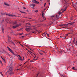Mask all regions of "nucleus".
I'll use <instances>...</instances> for the list:
<instances>
[{
  "instance_id": "obj_1",
  "label": "nucleus",
  "mask_w": 77,
  "mask_h": 77,
  "mask_svg": "<svg viewBox=\"0 0 77 77\" xmlns=\"http://www.w3.org/2000/svg\"><path fill=\"white\" fill-rule=\"evenodd\" d=\"M64 5L63 6V7H64L65 8V9H63V12H64V11H65L66 10V9H67V6H68L67 5H68V4L67 3H66V1L65 0H64Z\"/></svg>"
},
{
  "instance_id": "obj_2",
  "label": "nucleus",
  "mask_w": 77,
  "mask_h": 77,
  "mask_svg": "<svg viewBox=\"0 0 77 77\" xmlns=\"http://www.w3.org/2000/svg\"><path fill=\"white\" fill-rule=\"evenodd\" d=\"M75 23V22H72L71 23H69L68 24H63V25H61V26H68V25H72V24H74Z\"/></svg>"
},
{
  "instance_id": "obj_3",
  "label": "nucleus",
  "mask_w": 77,
  "mask_h": 77,
  "mask_svg": "<svg viewBox=\"0 0 77 77\" xmlns=\"http://www.w3.org/2000/svg\"><path fill=\"white\" fill-rule=\"evenodd\" d=\"M7 48H8V50H9V51H10V52H11L12 53V54H13L14 55V56H15V53H14V51H12V50L11 48H9V47H7Z\"/></svg>"
},
{
  "instance_id": "obj_4",
  "label": "nucleus",
  "mask_w": 77,
  "mask_h": 77,
  "mask_svg": "<svg viewBox=\"0 0 77 77\" xmlns=\"http://www.w3.org/2000/svg\"><path fill=\"white\" fill-rule=\"evenodd\" d=\"M57 14L56 16L54 15V16H52V18L53 20H56V19H55V17L56 18H57Z\"/></svg>"
},
{
  "instance_id": "obj_5",
  "label": "nucleus",
  "mask_w": 77,
  "mask_h": 77,
  "mask_svg": "<svg viewBox=\"0 0 77 77\" xmlns=\"http://www.w3.org/2000/svg\"><path fill=\"white\" fill-rule=\"evenodd\" d=\"M6 15H8V16H9L10 17H17V16L16 15H12V14H5Z\"/></svg>"
},
{
  "instance_id": "obj_6",
  "label": "nucleus",
  "mask_w": 77,
  "mask_h": 77,
  "mask_svg": "<svg viewBox=\"0 0 77 77\" xmlns=\"http://www.w3.org/2000/svg\"><path fill=\"white\" fill-rule=\"evenodd\" d=\"M7 72L8 74H10V75H11L12 74H13V71L12 70H9V71H8Z\"/></svg>"
},
{
  "instance_id": "obj_7",
  "label": "nucleus",
  "mask_w": 77,
  "mask_h": 77,
  "mask_svg": "<svg viewBox=\"0 0 77 77\" xmlns=\"http://www.w3.org/2000/svg\"><path fill=\"white\" fill-rule=\"evenodd\" d=\"M31 29L30 28H27L26 29V31H27V32H29L30 30H31Z\"/></svg>"
},
{
  "instance_id": "obj_8",
  "label": "nucleus",
  "mask_w": 77,
  "mask_h": 77,
  "mask_svg": "<svg viewBox=\"0 0 77 77\" xmlns=\"http://www.w3.org/2000/svg\"><path fill=\"white\" fill-rule=\"evenodd\" d=\"M31 7V8H34V7H35V6H36V5L35 4H31L30 5Z\"/></svg>"
},
{
  "instance_id": "obj_9",
  "label": "nucleus",
  "mask_w": 77,
  "mask_h": 77,
  "mask_svg": "<svg viewBox=\"0 0 77 77\" xmlns=\"http://www.w3.org/2000/svg\"><path fill=\"white\" fill-rule=\"evenodd\" d=\"M9 70L12 71V66H10L9 67Z\"/></svg>"
},
{
  "instance_id": "obj_10",
  "label": "nucleus",
  "mask_w": 77,
  "mask_h": 77,
  "mask_svg": "<svg viewBox=\"0 0 77 77\" xmlns=\"http://www.w3.org/2000/svg\"><path fill=\"white\" fill-rule=\"evenodd\" d=\"M42 17H43V21H45V20H46V18H45L44 16V15H43V14H42Z\"/></svg>"
},
{
  "instance_id": "obj_11",
  "label": "nucleus",
  "mask_w": 77,
  "mask_h": 77,
  "mask_svg": "<svg viewBox=\"0 0 77 77\" xmlns=\"http://www.w3.org/2000/svg\"><path fill=\"white\" fill-rule=\"evenodd\" d=\"M72 5L74 8L76 7V4L75 3H72Z\"/></svg>"
},
{
  "instance_id": "obj_12",
  "label": "nucleus",
  "mask_w": 77,
  "mask_h": 77,
  "mask_svg": "<svg viewBox=\"0 0 77 77\" xmlns=\"http://www.w3.org/2000/svg\"><path fill=\"white\" fill-rule=\"evenodd\" d=\"M73 43L74 44H75L76 45H77V41L76 40L74 41V40H73Z\"/></svg>"
},
{
  "instance_id": "obj_13",
  "label": "nucleus",
  "mask_w": 77,
  "mask_h": 77,
  "mask_svg": "<svg viewBox=\"0 0 77 77\" xmlns=\"http://www.w3.org/2000/svg\"><path fill=\"white\" fill-rule=\"evenodd\" d=\"M73 43L74 44H75L76 45H77V41L76 40L74 41V40H73Z\"/></svg>"
},
{
  "instance_id": "obj_14",
  "label": "nucleus",
  "mask_w": 77,
  "mask_h": 77,
  "mask_svg": "<svg viewBox=\"0 0 77 77\" xmlns=\"http://www.w3.org/2000/svg\"><path fill=\"white\" fill-rule=\"evenodd\" d=\"M17 56H19V57H20L19 60H20L21 61L23 60V59H22V58H21V57L20 55H17Z\"/></svg>"
},
{
  "instance_id": "obj_15",
  "label": "nucleus",
  "mask_w": 77,
  "mask_h": 77,
  "mask_svg": "<svg viewBox=\"0 0 77 77\" xmlns=\"http://www.w3.org/2000/svg\"><path fill=\"white\" fill-rule=\"evenodd\" d=\"M60 38H62L63 39H65V38H66L64 37L63 35L62 36H60Z\"/></svg>"
},
{
  "instance_id": "obj_16",
  "label": "nucleus",
  "mask_w": 77,
  "mask_h": 77,
  "mask_svg": "<svg viewBox=\"0 0 77 77\" xmlns=\"http://www.w3.org/2000/svg\"><path fill=\"white\" fill-rule=\"evenodd\" d=\"M21 26V24H17L16 25V27H19V26Z\"/></svg>"
},
{
  "instance_id": "obj_17",
  "label": "nucleus",
  "mask_w": 77,
  "mask_h": 77,
  "mask_svg": "<svg viewBox=\"0 0 77 77\" xmlns=\"http://www.w3.org/2000/svg\"><path fill=\"white\" fill-rule=\"evenodd\" d=\"M5 5H7V6H9V4H8V3L5 2L4 3Z\"/></svg>"
},
{
  "instance_id": "obj_18",
  "label": "nucleus",
  "mask_w": 77,
  "mask_h": 77,
  "mask_svg": "<svg viewBox=\"0 0 77 77\" xmlns=\"http://www.w3.org/2000/svg\"><path fill=\"white\" fill-rule=\"evenodd\" d=\"M2 29L3 33H4V28H3V26H2Z\"/></svg>"
},
{
  "instance_id": "obj_19",
  "label": "nucleus",
  "mask_w": 77,
  "mask_h": 77,
  "mask_svg": "<svg viewBox=\"0 0 77 77\" xmlns=\"http://www.w3.org/2000/svg\"><path fill=\"white\" fill-rule=\"evenodd\" d=\"M2 60H3V62L4 63H6V60H5V58H3L2 59Z\"/></svg>"
},
{
  "instance_id": "obj_20",
  "label": "nucleus",
  "mask_w": 77,
  "mask_h": 77,
  "mask_svg": "<svg viewBox=\"0 0 77 77\" xmlns=\"http://www.w3.org/2000/svg\"><path fill=\"white\" fill-rule=\"evenodd\" d=\"M36 0H32V3H35L36 2Z\"/></svg>"
},
{
  "instance_id": "obj_21",
  "label": "nucleus",
  "mask_w": 77,
  "mask_h": 77,
  "mask_svg": "<svg viewBox=\"0 0 77 77\" xmlns=\"http://www.w3.org/2000/svg\"><path fill=\"white\" fill-rule=\"evenodd\" d=\"M47 34V33L45 32L43 34V36H45V35H46Z\"/></svg>"
},
{
  "instance_id": "obj_22",
  "label": "nucleus",
  "mask_w": 77,
  "mask_h": 77,
  "mask_svg": "<svg viewBox=\"0 0 77 77\" xmlns=\"http://www.w3.org/2000/svg\"><path fill=\"white\" fill-rule=\"evenodd\" d=\"M35 3L37 4H38L39 3V2H37V1H35Z\"/></svg>"
},
{
  "instance_id": "obj_23",
  "label": "nucleus",
  "mask_w": 77,
  "mask_h": 77,
  "mask_svg": "<svg viewBox=\"0 0 77 77\" xmlns=\"http://www.w3.org/2000/svg\"><path fill=\"white\" fill-rule=\"evenodd\" d=\"M17 21H14L13 22V23L14 24H17Z\"/></svg>"
},
{
  "instance_id": "obj_24",
  "label": "nucleus",
  "mask_w": 77,
  "mask_h": 77,
  "mask_svg": "<svg viewBox=\"0 0 77 77\" xmlns=\"http://www.w3.org/2000/svg\"><path fill=\"white\" fill-rule=\"evenodd\" d=\"M11 33H12V34L13 35H14V32H13V30H11Z\"/></svg>"
},
{
  "instance_id": "obj_25",
  "label": "nucleus",
  "mask_w": 77,
  "mask_h": 77,
  "mask_svg": "<svg viewBox=\"0 0 77 77\" xmlns=\"http://www.w3.org/2000/svg\"><path fill=\"white\" fill-rule=\"evenodd\" d=\"M39 54H40V55H43V53H42L39 52Z\"/></svg>"
},
{
  "instance_id": "obj_26",
  "label": "nucleus",
  "mask_w": 77,
  "mask_h": 77,
  "mask_svg": "<svg viewBox=\"0 0 77 77\" xmlns=\"http://www.w3.org/2000/svg\"><path fill=\"white\" fill-rule=\"evenodd\" d=\"M16 27H17V26H13L12 27V28H13V29H15V28H16Z\"/></svg>"
},
{
  "instance_id": "obj_27",
  "label": "nucleus",
  "mask_w": 77,
  "mask_h": 77,
  "mask_svg": "<svg viewBox=\"0 0 77 77\" xmlns=\"http://www.w3.org/2000/svg\"><path fill=\"white\" fill-rule=\"evenodd\" d=\"M23 35V33H19L18 34V35Z\"/></svg>"
},
{
  "instance_id": "obj_28",
  "label": "nucleus",
  "mask_w": 77,
  "mask_h": 77,
  "mask_svg": "<svg viewBox=\"0 0 77 77\" xmlns=\"http://www.w3.org/2000/svg\"><path fill=\"white\" fill-rule=\"evenodd\" d=\"M20 12H21V13H23V14H26V13L24 12H23L22 11H20Z\"/></svg>"
},
{
  "instance_id": "obj_29",
  "label": "nucleus",
  "mask_w": 77,
  "mask_h": 77,
  "mask_svg": "<svg viewBox=\"0 0 77 77\" xmlns=\"http://www.w3.org/2000/svg\"><path fill=\"white\" fill-rule=\"evenodd\" d=\"M58 14H59V15H60L61 13L60 12V11H59L58 12Z\"/></svg>"
},
{
  "instance_id": "obj_30",
  "label": "nucleus",
  "mask_w": 77,
  "mask_h": 77,
  "mask_svg": "<svg viewBox=\"0 0 77 77\" xmlns=\"http://www.w3.org/2000/svg\"><path fill=\"white\" fill-rule=\"evenodd\" d=\"M4 21V19H3L2 20V23H3V22Z\"/></svg>"
},
{
  "instance_id": "obj_31",
  "label": "nucleus",
  "mask_w": 77,
  "mask_h": 77,
  "mask_svg": "<svg viewBox=\"0 0 77 77\" xmlns=\"http://www.w3.org/2000/svg\"><path fill=\"white\" fill-rule=\"evenodd\" d=\"M70 19L71 20H72V19H73V17H72Z\"/></svg>"
},
{
  "instance_id": "obj_32",
  "label": "nucleus",
  "mask_w": 77,
  "mask_h": 77,
  "mask_svg": "<svg viewBox=\"0 0 77 77\" xmlns=\"http://www.w3.org/2000/svg\"><path fill=\"white\" fill-rule=\"evenodd\" d=\"M41 51L42 53H45V51Z\"/></svg>"
},
{
  "instance_id": "obj_33",
  "label": "nucleus",
  "mask_w": 77,
  "mask_h": 77,
  "mask_svg": "<svg viewBox=\"0 0 77 77\" xmlns=\"http://www.w3.org/2000/svg\"><path fill=\"white\" fill-rule=\"evenodd\" d=\"M26 24H28L29 25H30V23H26Z\"/></svg>"
},
{
  "instance_id": "obj_34",
  "label": "nucleus",
  "mask_w": 77,
  "mask_h": 77,
  "mask_svg": "<svg viewBox=\"0 0 77 77\" xmlns=\"http://www.w3.org/2000/svg\"><path fill=\"white\" fill-rule=\"evenodd\" d=\"M38 12V10H36V11H35V12H36V13Z\"/></svg>"
},
{
  "instance_id": "obj_35",
  "label": "nucleus",
  "mask_w": 77,
  "mask_h": 77,
  "mask_svg": "<svg viewBox=\"0 0 77 77\" xmlns=\"http://www.w3.org/2000/svg\"><path fill=\"white\" fill-rule=\"evenodd\" d=\"M0 62H1V63L2 65H3V63H2V61H1V60H0Z\"/></svg>"
},
{
  "instance_id": "obj_36",
  "label": "nucleus",
  "mask_w": 77,
  "mask_h": 77,
  "mask_svg": "<svg viewBox=\"0 0 77 77\" xmlns=\"http://www.w3.org/2000/svg\"><path fill=\"white\" fill-rule=\"evenodd\" d=\"M39 73H38L36 75V76H37V77H38V75H39Z\"/></svg>"
},
{
  "instance_id": "obj_37",
  "label": "nucleus",
  "mask_w": 77,
  "mask_h": 77,
  "mask_svg": "<svg viewBox=\"0 0 77 77\" xmlns=\"http://www.w3.org/2000/svg\"><path fill=\"white\" fill-rule=\"evenodd\" d=\"M8 42H9V43H10L11 42V41H10L9 40H8Z\"/></svg>"
},
{
  "instance_id": "obj_38",
  "label": "nucleus",
  "mask_w": 77,
  "mask_h": 77,
  "mask_svg": "<svg viewBox=\"0 0 77 77\" xmlns=\"http://www.w3.org/2000/svg\"><path fill=\"white\" fill-rule=\"evenodd\" d=\"M47 35L48 37H49L50 36V35H49L48 34H47Z\"/></svg>"
},
{
  "instance_id": "obj_39",
  "label": "nucleus",
  "mask_w": 77,
  "mask_h": 77,
  "mask_svg": "<svg viewBox=\"0 0 77 77\" xmlns=\"http://www.w3.org/2000/svg\"><path fill=\"white\" fill-rule=\"evenodd\" d=\"M46 5V3H45V4H44V6L45 7V6Z\"/></svg>"
},
{
  "instance_id": "obj_40",
  "label": "nucleus",
  "mask_w": 77,
  "mask_h": 77,
  "mask_svg": "<svg viewBox=\"0 0 77 77\" xmlns=\"http://www.w3.org/2000/svg\"><path fill=\"white\" fill-rule=\"evenodd\" d=\"M32 33H35V31H32Z\"/></svg>"
},
{
  "instance_id": "obj_41",
  "label": "nucleus",
  "mask_w": 77,
  "mask_h": 77,
  "mask_svg": "<svg viewBox=\"0 0 77 77\" xmlns=\"http://www.w3.org/2000/svg\"><path fill=\"white\" fill-rule=\"evenodd\" d=\"M34 56L35 57H34V58H36V55H35V54H34Z\"/></svg>"
},
{
  "instance_id": "obj_42",
  "label": "nucleus",
  "mask_w": 77,
  "mask_h": 77,
  "mask_svg": "<svg viewBox=\"0 0 77 77\" xmlns=\"http://www.w3.org/2000/svg\"><path fill=\"white\" fill-rule=\"evenodd\" d=\"M74 68H75V67H73L72 68V69H74Z\"/></svg>"
},
{
  "instance_id": "obj_43",
  "label": "nucleus",
  "mask_w": 77,
  "mask_h": 77,
  "mask_svg": "<svg viewBox=\"0 0 77 77\" xmlns=\"http://www.w3.org/2000/svg\"><path fill=\"white\" fill-rule=\"evenodd\" d=\"M1 57L2 58V59H3V57H2L1 56Z\"/></svg>"
},
{
  "instance_id": "obj_44",
  "label": "nucleus",
  "mask_w": 77,
  "mask_h": 77,
  "mask_svg": "<svg viewBox=\"0 0 77 77\" xmlns=\"http://www.w3.org/2000/svg\"><path fill=\"white\" fill-rule=\"evenodd\" d=\"M60 53H62V50H60Z\"/></svg>"
},
{
  "instance_id": "obj_45",
  "label": "nucleus",
  "mask_w": 77,
  "mask_h": 77,
  "mask_svg": "<svg viewBox=\"0 0 77 77\" xmlns=\"http://www.w3.org/2000/svg\"><path fill=\"white\" fill-rule=\"evenodd\" d=\"M23 9H25V10L26 9V8L24 7Z\"/></svg>"
},
{
  "instance_id": "obj_46",
  "label": "nucleus",
  "mask_w": 77,
  "mask_h": 77,
  "mask_svg": "<svg viewBox=\"0 0 77 77\" xmlns=\"http://www.w3.org/2000/svg\"><path fill=\"white\" fill-rule=\"evenodd\" d=\"M22 37L23 38H24V36H22Z\"/></svg>"
},
{
  "instance_id": "obj_47",
  "label": "nucleus",
  "mask_w": 77,
  "mask_h": 77,
  "mask_svg": "<svg viewBox=\"0 0 77 77\" xmlns=\"http://www.w3.org/2000/svg\"><path fill=\"white\" fill-rule=\"evenodd\" d=\"M35 60H37V59H34Z\"/></svg>"
},
{
  "instance_id": "obj_48",
  "label": "nucleus",
  "mask_w": 77,
  "mask_h": 77,
  "mask_svg": "<svg viewBox=\"0 0 77 77\" xmlns=\"http://www.w3.org/2000/svg\"><path fill=\"white\" fill-rule=\"evenodd\" d=\"M17 30V31H19V30H21V29H20V30L18 29Z\"/></svg>"
},
{
  "instance_id": "obj_49",
  "label": "nucleus",
  "mask_w": 77,
  "mask_h": 77,
  "mask_svg": "<svg viewBox=\"0 0 77 77\" xmlns=\"http://www.w3.org/2000/svg\"><path fill=\"white\" fill-rule=\"evenodd\" d=\"M68 36V34H66V36Z\"/></svg>"
},
{
  "instance_id": "obj_50",
  "label": "nucleus",
  "mask_w": 77,
  "mask_h": 77,
  "mask_svg": "<svg viewBox=\"0 0 77 77\" xmlns=\"http://www.w3.org/2000/svg\"><path fill=\"white\" fill-rule=\"evenodd\" d=\"M21 45L22 46V47H24V46H23V45Z\"/></svg>"
},
{
  "instance_id": "obj_51",
  "label": "nucleus",
  "mask_w": 77,
  "mask_h": 77,
  "mask_svg": "<svg viewBox=\"0 0 77 77\" xmlns=\"http://www.w3.org/2000/svg\"><path fill=\"white\" fill-rule=\"evenodd\" d=\"M12 43L13 44H14V42H12Z\"/></svg>"
},
{
  "instance_id": "obj_52",
  "label": "nucleus",
  "mask_w": 77,
  "mask_h": 77,
  "mask_svg": "<svg viewBox=\"0 0 77 77\" xmlns=\"http://www.w3.org/2000/svg\"><path fill=\"white\" fill-rule=\"evenodd\" d=\"M8 38H11V37H8Z\"/></svg>"
},
{
  "instance_id": "obj_53",
  "label": "nucleus",
  "mask_w": 77,
  "mask_h": 77,
  "mask_svg": "<svg viewBox=\"0 0 77 77\" xmlns=\"http://www.w3.org/2000/svg\"><path fill=\"white\" fill-rule=\"evenodd\" d=\"M53 52H55V51H53Z\"/></svg>"
},
{
  "instance_id": "obj_54",
  "label": "nucleus",
  "mask_w": 77,
  "mask_h": 77,
  "mask_svg": "<svg viewBox=\"0 0 77 77\" xmlns=\"http://www.w3.org/2000/svg\"><path fill=\"white\" fill-rule=\"evenodd\" d=\"M76 11H77V9H76Z\"/></svg>"
},
{
  "instance_id": "obj_55",
  "label": "nucleus",
  "mask_w": 77,
  "mask_h": 77,
  "mask_svg": "<svg viewBox=\"0 0 77 77\" xmlns=\"http://www.w3.org/2000/svg\"><path fill=\"white\" fill-rule=\"evenodd\" d=\"M61 10L62 11V10H63V9H61Z\"/></svg>"
},
{
  "instance_id": "obj_56",
  "label": "nucleus",
  "mask_w": 77,
  "mask_h": 77,
  "mask_svg": "<svg viewBox=\"0 0 77 77\" xmlns=\"http://www.w3.org/2000/svg\"><path fill=\"white\" fill-rule=\"evenodd\" d=\"M30 53H32V52H31V51H30Z\"/></svg>"
},
{
  "instance_id": "obj_57",
  "label": "nucleus",
  "mask_w": 77,
  "mask_h": 77,
  "mask_svg": "<svg viewBox=\"0 0 77 77\" xmlns=\"http://www.w3.org/2000/svg\"><path fill=\"white\" fill-rule=\"evenodd\" d=\"M38 77V76H36V77Z\"/></svg>"
},
{
  "instance_id": "obj_58",
  "label": "nucleus",
  "mask_w": 77,
  "mask_h": 77,
  "mask_svg": "<svg viewBox=\"0 0 77 77\" xmlns=\"http://www.w3.org/2000/svg\"><path fill=\"white\" fill-rule=\"evenodd\" d=\"M28 60H30V59H28Z\"/></svg>"
},
{
  "instance_id": "obj_59",
  "label": "nucleus",
  "mask_w": 77,
  "mask_h": 77,
  "mask_svg": "<svg viewBox=\"0 0 77 77\" xmlns=\"http://www.w3.org/2000/svg\"><path fill=\"white\" fill-rule=\"evenodd\" d=\"M26 62L25 63H26V62Z\"/></svg>"
}]
</instances>
